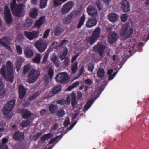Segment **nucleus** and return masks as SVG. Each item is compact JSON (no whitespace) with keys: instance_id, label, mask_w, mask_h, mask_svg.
I'll use <instances>...</instances> for the list:
<instances>
[{"instance_id":"31","label":"nucleus","mask_w":149,"mask_h":149,"mask_svg":"<svg viewBox=\"0 0 149 149\" xmlns=\"http://www.w3.org/2000/svg\"><path fill=\"white\" fill-rule=\"evenodd\" d=\"M45 20L44 17H41L36 22L35 24V26L37 27H39L43 24Z\"/></svg>"},{"instance_id":"56","label":"nucleus","mask_w":149,"mask_h":149,"mask_svg":"<svg viewBox=\"0 0 149 149\" xmlns=\"http://www.w3.org/2000/svg\"><path fill=\"white\" fill-rule=\"evenodd\" d=\"M94 68V65L93 63H90L88 65V70L91 72H92Z\"/></svg>"},{"instance_id":"26","label":"nucleus","mask_w":149,"mask_h":149,"mask_svg":"<svg viewBox=\"0 0 149 149\" xmlns=\"http://www.w3.org/2000/svg\"><path fill=\"white\" fill-rule=\"evenodd\" d=\"M53 136V135L51 133L45 134L41 137L40 140L44 142L46 140L50 139Z\"/></svg>"},{"instance_id":"36","label":"nucleus","mask_w":149,"mask_h":149,"mask_svg":"<svg viewBox=\"0 0 149 149\" xmlns=\"http://www.w3.org/2000/svg\"><path fill=\"white\" fill-rule=\"evenodd\" d=\"M100 28L99 27H97L94 30V31L93 32L92 35L97 38H98L100 36Z\"/></svg>"},{"instance_id":"58","label":"nucleus","mask_w":149,"mask_h":149,"mask_svg":"<svg viewBox=\"0 0 149 149\" xmlns=\"http://www.w3.org/2000/svg\"><path fill=\"white\" fill-rule=\"evenodd\" d=\"M69 58L66 57L64 61V63L65 66L66 67H68L69 65Z\"/></svg>"},{"instance_id":"35","label":"nucleus","mask_w":149,"mask_h":149,"mask_svg":"<svg viewBox=\"0 0 149 149\" xmlns=\"http://www.w3.org/2000/svg\"><path fill=\"white\" fill-rule=\"evenodd\" d=\"M38 15V10L36 8H34L30 12L29 15L30 17L33 18H35Z\"/></svg>"},{"instance_id":"41","label":"nucleus","mask_w":149,"mask_h":149,"mask_svg":"<svg viewBox=\"0 0 149 149\" xmlns=\"http://www.w3.org/2000/svg\"><path fill=\"white\" fill-rule=\"evenodd\" d=\"M4 16L11 15L10 9L7 5H5L4 7Z\"/></svg>"},{"instance_id":"61","label":"nucleus","mask_w":149,"mask_h":149,"mask_svg":"<svg viewBox=\"0 0 149 149\" xmlns=\"http://www.w3.org/2000/svg\"><path fill=\"white\" fill-rule=\"evenodd\" d=\"M96 3L99 10L100 11L102 9V8L101 6V3L99 1H97L96 2Z\"/></svg>"},{"instance_id":"5","label":"nucleus","mask_w":149,"mask_h":149,"mask_svg":"<svg viewBox=\"0 0 149 149\" xmlns=\"http://www.w3.org/2000/svg\"><path fill=\"white\" fill-rule=\"evenodd\" d=\"M56 80L60 83L67 84L69 81V77L66 72L60 73L56 75Z\"/></svg>"},{"instance_id":"39","label":"nucleus","mask_w":149,"mask_h":149,"mask_svg":"<svg viewBox=\"0 0 149 149\" xmlns=\"http://www.w3.org/2000/svg\"><path fill=\"white\" fill-rule=\"evenodd\" d=\"M67 0H53V7L56 8Z\"/></svg>"},{"instance_id":"24","label":"nucleus","mask_w":149,"mask_h":149,"mask_svg":"<svg viewBox=\"0 0 149 149\" xmlns=\"http://www.w3.org/2000/svg\"><path fill=\"white\" fill-rule=\"evenodd\" d=\"M41 58V54L39 53H37L36 54L35 56L32 59V61L34 63L37 64H39L40 63Z\"/></svg>"},{"instance_id":"28","label":"nucleus","mask_w":149,"mask_h":149,"mask_svg":"<svg viewBox=\"0 0 149 149\" xmlns=\"http://www.w3.org/2000/svg\"><path fill=\"white\" fill-rule=\"evenodd\" d=\"M8 141V139L6 138H3L2 141V143H0V149H8V147L6 143Z\"/></svg>"},{"instance_id":"4","label":"nucleus","mask_w":149,"mask_h":149,"mask_svg":"<svg viewBox=\"0 0 149 149\" xmlns=\"http://www.w3.org/2000/svg\"><path fill=\"white\" fill-rule=\"evenodd\" d=\"M40 72L38 70L32 69L28 75L27 79L28 82L30 83H33L36 81L40 75Z\"/></svg>"},{"instance_id":"47","label":"nucleus","mask_w":149,"mask_h":149,"mask_svg":"<svg viewBox=\"0 0 149 149\" xmlns=\"http://www.w3.org/2000/svg\"><path fill=\"white\" fill-rule=\"evenodd\" d=\"M48 0H40V7L41 8H45L47 6Z\"/></svg>"},{"instance_id":"7","label":"nucleus","mask_w":149,"mask_h":149,"mask_svg":"<svg viewBox=\"0 0 149 149\" xmlns=\"http://www.w3.org/2000/svg\"><path fill=\"white\" fill-rule=\"evenodd\" d=\"M74 5L73 1H69L67 2L63 6L61 12L63 14H65L69 12Z\"/></svg>"},{"instance_id":"10","label":"nucleus","mask_w":149,"mask_h":149,"mask_svg":"<svg viewBox=\"0 0 149 149\" xmlns=\"http://www.w3.org/2000/svg\"><path fill=\"white\" fill-rule=\"evenodd\" d=\"M10 39L8 37L4 36L0 39V44L7 49L11 48L10 46Z\"/></svg>"},{"instance_id":"60","label":"nucleus","mask_w":149,"mask_h":149,"mask_svg":"<svg viewBox=\"0 0 149 149\" xmlns=\"http://www.w3.org/2000/svg\"><path fill=\"white\" fill-rule=\"evenodd\" d=\"M70 123V120L69 118L65 120L64 122V125L65 127H67Z\"/></svg>"},{"instance_id":"44","label":"nucleus","mask_w":149,"mask_h":149,"mask_svg":"<svg viewBox=\"0 0 149 149\" xmlns=\"http://www.w3.org/2000/svg\"><path fill=\"white\" fill-rule=\"evenodd\" d=\"M31 69V67L29 64H28L26 65L24 67L23 70V73L24 74H26L29 72Z\"/></svg>"},{"instance_id":"43","label":"nucleus","mask_w":149,"mask_h":149,"mask_svg":"<svg viewBox=\"0 0 149 149\" xmlns=\"http://www.w3.org/2000/svg\"><path fill=\"white\" fill-rule=\"evenodd\" d=\"M93 103V101L91 100H88L84 106V109L86 111L88 109Z\"/></svg>"},{"instance_id":"19","label":"nucleus","mask_w":149,"mask_h":149,"mask_svg":"<svg viewBox=\"0 0 149 149\" xmlns=\"http://www.w3.org/2000/svg\"><path fill=\"white\" fill-rule=\"evenodd\" d=\"M108 19L112 22H117L118 20L119 16L114 13H109L108 15Z\"/></svg>"},{"instance_id":"64","label":"nucleus","mask_w":149,"mask_h":149,"mask_svg":"<svg viewBox=\"0 0 149 149\" xmlns=\"http://www.w3.org/2000/svg\"><path fill=\"white\" fill-rule=\"evenodd\" d=\"M79 54H77V55H75V56H73L71 60V62L72 63H73L75 61V60L79 56Z\"/></svg>"},{"instance_id":"55","label":"nucleus","mask_w":149,"mask_h":149,"mask_svg":"<svg viewBox=\"0 0 149 149\" xmlns=\"http://www.w3.org/2000/svg\"><path fill=\"white\" fill-rule=\"evenodd\" d=\"M128 16L127 14H123L122 15L121 19L123 22H125L127 20Z\"/></svg>"},{"instance_id":"18","label":"nucleus","mask_w":149,"mask_h":149,"mask_svg":"<svg viewBox=\"0 0 149 149\" xmlns=\"http://www.w3.org/2000/svg\"><path fill=\"white\" fill-rule=\"evenodd\" d=\"M18 90L19 97L20 99H22L26 93V90L24 86L22 85L19 86Z\"/></svg>"},{"instance_id":"48","label":"nucleus","mask_w":149,"mask_h":149,"mask_svg":"<svg viewBox=\"0 0 149 149\" xmlns=\"http://www.w3.org/2000/svg\"><path fill=\"white\" fill-rule=\"evenodd\" d=\"M33 22V20L29 18H27L26 20L25 25L26 27H29L32 25Z\"/></svg>"},{"instance_id":"33","label":"nucleus","mask_w":149,"mask_h":149,"mask_svg":"<svg viewBox=\"0 0 149 149\" xmlns=\"http://www.w3.org/2000/svg\"><path fill=\"white\" fill-rule=\"evenodd\" d=\"M85 20V16L84 14H83L81 17L78 24L77 28L78 29L80 28L84 24Z\"/></svg>"},{"instance_id":"32","label":"nucleus","mask_w":149,"mask_h":149,"mask_svg":"<svg viewBox=\"0 0 149 149\" xmlns=\"http://www.w3.org/2000/svg\"><path fill=\"white\" fill-rule=\"evenodd\" d=\"M63 31L60 27L56 26L54 30V34L56 36H60Z\"/></svg>"},{"instance_id":"13","label":"nucleus","mask_w":149,"mask_h":149,"mask_svg":"<svg viewBox=\"0 0 149 149\" xmlns=\"http://www.w3.org/2000/svg\"><path fill=\"white\" fill-rule=\"evenodd\" d=\"M104 49V46L101 44H97L93 47L94 50L97 52L100 56H103Z\"/></svg>"},{"instance_id":"16","label":"nucleus","mask_w":149,"mask_h":149,"mask_svg":"<svg viewBox=\"0 0 149 149\" xmlns=\"http://www.w3.org/2000/svg\"><path fill=\"white\" fill-rule=\"evenodd\" d=\"M122 10L124 12H127L130 11V6L129 2L126 0H124L121 2Z\"/></svg>"},{"instance_id":"14","label":"nucleus","mask_w":149,"mask_h":149,"mask_svg":"<svg viewBox=\"0 0 149 149\" xmlns=\"http://www.w3.org/2000/svg\"><path fill=\"white\" fill-rule=\"evenodd\" d=\"M87 11L88 14L92 17H97V12L96 9L91 5H89L87 9Z\"/></svg>"},{"instance_id":"25","label":"nucleus","mask_w":149,"mask_h":149,"mask_svg":"<svg viewBox=\"0 0 149 149\" xmlns=\"http://www.w3.org/2000/svg\"><path fill=\"white\" fill-rule=\"evenodd\" d=\"M58 107L57 105L51 104L49 107V109L52 114L55 113L58 110Z\"/></svg>"},{"instance_id":"54","label":"nucleus","mask_w":149,"mask_h":149,"mask_svg":"<svg viewBox=\"0 0 149 149\" xmlns=\"http://www.w3.org/2000/svg\"><path fill=\"white\" fill-rule=\"evenodd\" d=\"M50 31V29H48L45 31L43 36V37L44 38H46L48 37Z\"/></svg>"},{"instance_id":"9","label":"nucleus","mask_w":149,"mask_h":149,"mask_svg":"<svg viewBox=\"0 0 149 149\" xmlns=\"http://www.w3.org/2000/svg\"><path fill=\"white\" fill-rule=\"evenodd\" d=\"M129 26L128 24H125L121 31V35L122 36H125L126 38H128L133 33V29L132 28H130L128 30Z\"/></svg>"},{"instance_id":"50","label":"nucleus","mask_w":149,"mask_h":149,"mask_svg":"<svg viewBox=\"0 0 149 149\" xmlns=\"http://www.w3.org/2000/svg\"><path fill=\"white\" fill-rule=\"evenodd\" d=\"M42 133L41 132L37 133L33 136V139L35 141H36L42 135Z\"/></svg>"},{"instance_id":"34","label":"nucleus","mask_w":149,"mask_h":149,"mask_svg":"<svg viewBox=\"0 0 149 149\" xmlns=\"http://www.w3.org/2000/svg\"><path fill=\"white\" fill-rule=\"evenodd\" d=\"M68 50L66 47L63 49V50L62 53L59 56L61 60L65 59L66 56L67 55Z\"/></svg>"},{"instance_id":"62","label":"nucleus","mask_w":149,"mask_h":149,"mask_svg":"<svg viewBox=\"0 0 149 149\" xmlns=\"http://www.w3.org/2000/svg\"><path fill=\"white\" fill-rule=\"evenodd\" d=\"M85 82L88 85H91L93 83V81L89 79H87L85 80Z\"/></svg>"},{"instance_id":"53","label":"nucleus","mask_w":149,"mask_h":149,"mask_svg":"<svg viewBox=\"0 0 149 149\" xmlns=\"http://www.w3.org/2000/svg\"><path fill=\"white\" fill-rule=\"evenodd\" d=\"M16 49L18 55H19L22 54V50L20 45H16Z\"/></svg>"},{"instance_id":"27","label":"nucleus","mask_w":149,"mask_h":149,"mask_svg":"<svg viewBox=\"0 0 149 149\" xmlns=\"http://www.w3.org/2000/svg\"><path fill=\"white\" fill-rule=\"evenodd\" d=\"M51 60L52 62L57 67L59 66V63L58 57L55 54H54L51 58Z\"/></svg>"},{"instance_id":"38","label":"nucleus","mask_w":149,"mask_h":149,"mask_svg":"<svg viewBox=\"0 0 149 149\" xmlns=\"http://www.w3.org/2000/svg\"><path fill=\"white\" fill-rule=\"evenodd\" d=\"M105 75L104 69L102 68H99L97 73V76L100 79H102Z\"/></svg>"},{"instance_id":"30","label":"nucleus","mask_w":149,"mask_h":149,"mask_svg":"<svg viewBox=\"0 0 149 149\" xmlns=\"http://www.w3.org/2000/svg\"><path fill=\"white\" fill-rule=\"evenodd\" d=\"M78 62L75 61L71 64V70L73 74L75 73L78 69Z\"/></svg>"},{"instance_id":"63","label":"nucleus","mask_w":149,"mask_h":149,"mask_svg":"<svg viewBox=\"0 0 149 149\" xmlns=\"http://www.w3.org/2000/svg\"><path fill=\"white\" fill-rule=\"evenodd\" d=\"M58 139V137L57 136H56L54 138H53L52 139L49 141V142L48 143L49 144H51L53 143H54L55 141H56Z\"/></svg>"},{"instance_id":"21","label":"nucleus","mask_w":149,"mask_h":149,"mask_svg":"<svg viewBox=\"0 0 149 149\" xmlns=\"http://www.w3.org/2000/svg\"><path fill=\"white\" fill-rule=\"evenodd\" d=\"M118 38V36L116 33L112 32L109 38L108 41L111 44L113 43L117 40Z\"/></svg>"},{"instance_id":"29","label":"nucleus","mask_w":149,"mask_h":149,"mask_svg":"<svg viewBox=\"0 0 149 149\" xmlns=\"http://www.w3.org/2000/svg\"><path fill=\"white\" fill-rule=\"evenodd\" d=\"M61 89V85L55 86L52 88L51 93L52 95H54L59 92Z\"/></svg>"},{"instance_id":"12","label":"nucleus","mask_w":149,"mask_h":149,"mask_svg":"<svg viewBox=\"0 0 149 149\" xmlns=\"http://www.w3.org/2000/svg\"><path fill=\"white\" fill-rule=\"evenodd\" d=\"M13 138L15 141H22L24 139V133L18 131L15 132L13 135Z\"/></svg>"},{"instance_id":"20","label":"nucleus","mask_w":149,"mask_h":149,"mask_svg":"<svg viewBox=\"0 0 149 149\" xmlns=\"http://www.w3.org/2000/svg\"><path fill=\"white\" fill-rule=\"evenodd\" d=\"M24 60L22 58L20 57L17 58L15 63V68L17 72H19V71L21 65L24 62Z\"/></svg>"},{"instance_id":"23","label":"nucleus","mask_w":149,"mask_h":149,"mask_svg":"<svg viewBox=\"0 0 149 149\" xmlns=\"http://www.w3.org/2000/svg\"><path fill=\"white\" fill-rule=\"evenodd\" d=\"M26 119H27L26 120H24L22 121L21 123L20 124V126H21L23 127H26L31 124L33 120V118Z\"/></svg>"},{"instance_id":"51","label":"nucleus","mask_w":149,"mask_h":149,"mask_svg":"<svg viewBox=\"0 0 149 149\" xmlns=\"http://www.w3.org/2000/svg\"><path fill=\"white\" fill-rule=\"evenodd\" d=\"M39 95V93L38 92H36L32 96H29V100H32L34 99H35Z\"/></svg>"},{"instance_id":"1","label":"nucleus","mask_w":149,"mask_h":149,"mask_svg":"<svg viewBox=\"0 0 149 149\" xmlns=\"http://www.w3.org/2000/svg\"><path fill=\"white\" fill-rule=\"evenodd\" d=\"M6 69L7 74L6 73L5 65H3L0 70V74L4 79L10 83H12L14 78V70L13 64L10 61H8L6 62Z\"/></svg>"},{"instance_id":"49","label":"nucleus","mask_w":149,"mask_h":149,"mask_svg":"<svg viewBox=\"0 0 149 149\" xmlns=\"http://www.w3.org/2000/svg\"><path fill=\"white\" fill-rule=\"evenodd\" d=\"M97 38L92 35L90 38L89 42L90 44L91 45L94 44L96 41Z\"/></svg>"},{"instance_id":"46","label":"nucleus","mask_w":149,"mask_h":149,"mask_svg":"<svg viewBox=\"0 0 149 149\" xmlns=\"http://www.w3.org/2000/svg\"><path fill=\"white\" fill-rule=\"evenodd\" d=\"M79 84V82L78 81H76L73 83L72 85H70L68 87V90H71L72 89L77 87Z\"/></svg>"},{"instance_id":"59","label":"nucleus","mask_w":149,"mask_h":149,"mask_svg":"<svg viewBox=\"0 0 149 149\" xmlns=\"http://www.w3.org/2000/svg\"><path fill=\"white\" fill-rule=\"evenodd\" d=\"M48 58V54H46L45 55L43 60L42 61V63L45 64L46 63L47 61V59Z\"/></svg>"},{"instance_id":"11","label":"nucleus","mask_w":149,"mask_h":149,"mask_svg":"<svg viewBox=\"0 0 149 149\" xmlns=\"http://www.w3.org/2000/svg\"><path fill=\"white\" fill-rule=\"evenodd\" d=\"M97 23L96 17H91L88 19L86 24L87 28H91L95 26Z\"/></svg>"},{"instance_id":"6","label":"nucleus","mask_w":149,"mask_h":149,"mask_svg":"<svg viewBox=\"0 0 149 149\" xmlns=\"http://www.w3.org/2000/svg\"><path fill=\"white\" fill-rule=\"evenodd\" d=\"M39 33V31H25L24 34L28 40H31L38 38Z\"/></svg>"},{"instance_id":"45","label":"nucleus","mask_w":149,"mask_h":149,"mask_svg":"<svg viewBox=\"0 0 149 149\" xmlns=\"http://www.w3.org/2000/svg\"><path fill=\"white\" fill-rule=\"evenodd\" d=\"M54 71L52 67H50L48 71V74L51 80H52L54 74Z\"/></svg>"},{"instance_id":"37","label":"nucleus","mask_w":149,"mask_h":149,"mask_svg":"<svg viewBox=\"0 0 149 149\" xmlns=\"http://www.w3.org/2000/svg\"><path fill=\"white\" fill-rule=\"evenodd\" d=\"M100 28L99 27H97L94 30V31L93 32L92 35L97 38H98L100 36Z\"/></svg>"},{"instance_id":"22","label":"nucleus","mask_w":149,"mask_h":149,"mask_svg":"<svg viewBox=\"0 0 149 149\" xmlns=\"http://www.w3.org/2000/svg\"><path fill=\"white\" fill-rule=\"evenodd\" d=\"M71 96V104L73 108H77L78 107L77 102L76 99V96L74 93H72Z\"/></svg>"},{"instance_id":"17","label":"nucleus","mask_w":149,"mask_h":149,"mask_svg":"<svg viewBox=\"0 0 149 149\" xmlns=\"http://www.w3.org/2000/svg\"><path fill=\"white\" fill-rule=\"evenodd\" d=\"M24 51L25 55L27 58H31L34 56V52L30 47H26L24 49Z\"/></svg>"},{"instance_id":"3","label":"nucleus","mask_w":149,"mask_h":149,"mask_svg":"<svg viewBox=\"0 0 149 149\" xmlns=\"http://www.w3.org/2000/svg\"><path fill=\"white\" fill-rule=\"evenodd\" d=\"M16 102V97H15L13 100L9 101L4 106L3 109V112L5 115H8L11 111L15 106Z\"/></svg>"},{"instance_id":"8","label":"nucleus","mask_w":149,"mask_h":149,"mask_svg":"<svg viewBox=\"0 0 149 149\" xmlns=\"http://www.w3.org/2000/svg\"><path fill=\"white\" fill-rule=\"evenodd\" d=\"M34 46L39 52L42 53L45 51L47 45L45 42L37 40L35 43Z\"/></svg>"},{"instance_id":"52","label":"nucleus","mask_w":149,"mask_h":149,"mask_svg":"<svg viewBox=\"0 0 149 149\" xmlns=\"http://www.w3.org/2000/svg\"><path fill=\"white\" fill-rule=\"evenodd\" d=\"M65 114V111L63 109L59 110L57 113V115L59 117L62 116Z\"/></svg>"},{"instance_id":"42","label":"nucleus","mask_w":149,"mask_h":149,"mask_svg":"<svg viewBox=\"0 0 149 149\" xmlns=\"http://www.w3.org/2000/svg\"><path fill=\"white\" fill-rule=\"evenodd\" d=\"M4 19L6 23L7 24H10L13 21L11 15L4 16Z\"/></svg>"},{"instance_id":"57","label":"nucleus","mask_w":149,"mask_h":149,"mask_svg":"<svg viewBox=\"0 0 149 149\" xmlns=\"http://www.w3.org/2000/svg\"><path fill=\"white\" fill-rule=\"evenodd\" d=\"M56 102L57 104L61 105H64L66 104L65 100L63 99H62L61 100H58Z\"/></svg>"},{"instance_id":"15","label":"nucleus","mask_w":149,"mask_h":149,"mask_svg":"<svg viewBox=\"0 0 149 149\" xmlns=\"http://www.w3.org/2000/svg\"><path fill=\"white\" fill-rule=\"evenodd\" d=\"M22 116L24 119H30L31 118L32 113L27 109H24L21 111Z\"/></svg>"},{"instance_id":"2","label":"nucleus","mask_w":149,"mask_h":149,"mask_svg":"<svg viewBox=\"0 0 149 149\" xmlns=\"http://www.w3.org/2000/svg\"><path fill=\"white\" fill-rule=\"evenodd\" d=\"M25 5L22 3L17 4L16 0H12L10 3V8L13 15L17 17H21L24 13Z\"/></svg>"},{"instance_id":"40","label":"nucleus","mask_w":149,"mask_h":149,"mask_svg":"<svg viewBox=\"0 0 149 149\" xmlns=\"http://www.w3.org/2000/svg\"><path fill=\"white\" fill-rule=\"evenodd\" d=\"M74 15L72 12L70 13L68 17H65L63 19V21L64 23L66 24H69L71 21L72 17Z\"/></svg>"}]
</instances>
